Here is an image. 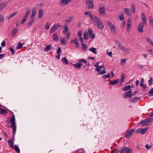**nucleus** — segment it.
Here are the masks:
<instances>
[{
	"instance_id": "obj_1",
	"label": "nucleus",
	"mask_w": 153,
	"mask_h": 153,
	"mask_svg": "<svg viewBox=\"0 0 153 153\" xmlns=\"http://www.w3.org/2000/svg\"><path fill=\"white\" fill-rule=\"evenodd\" d=\"M92 19L94 21V25L98 29L102 30L103 28L104 25L102 22L99 18L97 16H94Z\"/></svg>"
},
{
	"instance_id": "obj_2",
	"label": "nucleus",
	"mask_w": 153,
	"mask_h": 153,
	"mask_svg": "<svg viewBox=\"0 0 153 153\" xmlns=\"http://www.w3.org/2000/svg\"><path fill=\"white\" fill-rule=\"evenodd\" d=\"M8 123H11V126H10L11 128L13 127V133L14 135L16 133V126L15 123V116L14 114H13V116L11 118V120L10 122H8Z\"/></svg>"
},
{
	"instance_id": "obj_3",
	"label": "nucleus",
	"mask_w": 153,
	"mask_h": 153,
	"mask_svg": "<svg viewBox=\"0 0 153 153\" xmlns=\"http://www.w3.org/2000/svg\"><path fill=\"white\" fill-rule=\"evenodd\" d=\"M131 149L128 147H125L119 150L117 153H131Z\"/></svg>"
},
{
	"instance_id": "obj_4",
	"label": "nucleus",
	"mask_w": 153,
	"mask_h": 153,
	"mask_svg": "<svg viewBox=\"0 0 153 153\" xmlns=\"http://www.w3.org/2000/svg\"><path fill=\"white\" fill-rule=\"evenodd\" d=\"M85 5L86 7L89 9H93L94 8L93 1L91 0H86Z\"/></svg>"
},
{
	"instance_id": "obj_5",
	"label": "nucleus",
	"mask_w": 153,
	"mask_h": 153,
	"mask_svg": "<svg viewBox=\"0 0 153 153\" xmlns=\"http://www.w3.org/2000/svg\"><path fill=\"white\" fill-rule=\"evenodd\" d=\"M132 91L130 90L129 91L126 92L123 94V96L124 98H131L132 96Z\"/></svg>"
},
{
	"instance_id": "obj_6",
	"label": "nucleus",
	"mask_w": 153,
	"mask_h": 153,
	"mask_svg": "<svg viewBox=\"0 0 153 153\" xmlns=\"http://www.w3.org/2000/svg\"><path fill=\"white\" fill-rule=\"evenodd\" d=\"M61 26L59 23H57L55 24L51 28L50 30L51 33L54 32L56 29Z\"/></svg>"
},
{
	"instance_id": "obj_7",
	"label": "nucleus",
	"mask_w": 153,
	"mask_h": 153,
	"mask_svg": "<svg viewBox=\"0 0 153 153\" xmlns=\"http://www.w3.org/2000/svg\"><path fill=\"white\" fill-rule=\"evenodd\" d=\"M82 63H80V62L79 61L78 62L72 64V65L74 68H76V69H80L82 67Z\"/></svg>"
},
{
	"instance_id": "obj_8",
	"label": "nucleus",
	"mask_w": 153,
	"mask_h": 153,
	"mask_svg": "<svg viewBox=\"0 0 153 153\" xmlns=\"http://www.w3.org/2000/svg\"><path fill=\"white\" fill-rule=\"evenodd\" d=\"M144 25L142 23H140L138 25L137 27L138 31L140 33H142L143 31V28Z\"/></svg>"
},
{
	"instance_id": "obj_9",
	"label": "nucleus",
	"mask_w": 153,
	"mask_h": 153,
	"mask_svg": "<svg viewBox=\"0 0 153 153\" xmlns=\"http://www.w3.org/2000/svg\"><path fill=\"white\" fill-rule=\"evenodd\" d=\"M140 99V97H134L131 98L129 100V101L131 102H137Z\"/></svg>"
},
{
	"instance_id": "obj_10",
	"label": "nucleus",
	"mask_w": 153,
	"mask_h": 153,
	"mask_svg": "<svg viewBox=\"0 0 153 153\" xmlns=\"http://www.w3.org/2000/svg\"><path fill=\"white\" fill-rule=\"evenodd\" d=\"M105 7H100L99 9V13L100 14H105Z\"/></svg>"
},
{
	"instance_id": "obj_11",
	"label": "nucleus",
	"mask_w": 153,
	"mask_h": 153,
	"mask_svg": "<svg viewBox=\"0 0 153 153\" xmlns=\"http://www.w3.org/2000/svg\"><path fill=\"white\" fill-rule=\"evenodd\" d=\"M71 0H61L59 4L60 5L62 4L64 5L68 4L69 2L71 1Z\"/></svg>"
},
{
	"instance_id": "obj_12",
	"label": "nucleus",
	"mask_w": 153,
	"mask_h": 153,
	"mask_svg": "<svg viewBox=\"0 0 153 153\" xmlns=\"http://www.w3.org/2000/svg\"><path fill=\"white\" fill-rule=\"evenodd\" d=\"M52 37L53 41L57 42L59 40V38L57 33H53Z\"/></svg>"
},
{
	"instance_id": "obj_13",
	"label": "nucleus",
	"mask_w": 153,
	"mask_h": 153,
	"mask_svg": "<svg viewBox=\"0 0 153 153\" xmlns=\"http://www.w3.org/2000/svg\"><path fill=\"white\" fill-rule=\"evenodd\" d=\"M53 47L52 46V44H50L47 45L44 48V51H48L52 49Z\"/></svg>"
},
{
	"instance_id": "obj_14",
	"label": "nucleus",
	"mask_w": 153,
	"mask_h": 153,
	"mask_svg": "<svg viewBox=\"0 0 153 153\" xmlns=\"http://www.w3.org/2000/svg\"><path fill=\"white\" fill-rule=\"evenodd\" d=\"M7 4V2H4L0 4V10L1 11L5 8Z\"/></svg>"
},
{
	"instance_id": "obj_15",
	"label": "nucleus",
	"mask_w": 153,
	"mask_h": 153,
	"mask_svg": "<svg viewBox=\"0 0 153 153\" xmlns=\"http://www.w3.org/2000/svg\"><path fill=\"white\" fill-rule=\"evenodd\" d=\"M119 79H115L113 81H111L109 82V85H114L119 82Z\"/></svg>"
},
{
	"instance_id": "obj_16",
	"label": "nucleus",
	"mask_w": 153,
	"mask_h": 153,
	"mask_svg": "<svg viewBox=\"0 0 153 153\" xmlns=\"http://www.w3.org/2000/svg\"><path fill=\"white\" fill-rule=\"evenodd\" d=\"M30 10H31L30 9L28 8H27L26 10L25 14V15L23 16V18H25L27 19L28 16L29 14Z\"/></svg>"
},
{
	"instance_id": "obj_17",
	"label": "nucleus",
	"mask_w": 153,
	"mask_h": 153,
	"mask_svg": "<svg viewBox=\"0 0 153 153\" xmlns=\"http://www.w3.org/2000/svg\"><path fill=\"white\" fill-rule=\"evenodd\" d=\"M105 68L104 66L103 65H101L98 66L95 69V71L98 72L101 71Z\"/></svg>"
},
{
	"instance_id": "obj_18",
	"label": "nucleus",
	"mask_w": 153,
	"mask_h": 153,
	"mask_svg": "<svg viewBox=\"0 0 153 153\" xmlns=\"http://www.w3.org/2000/svg\"><path fill=\"white\" fill-rule=\"evenodd\" d=\"M38 18L40 19L42 17L43 15V10L42 9L39 10L38 11Z\"/></svg>"
},
{
	"instance_id": "obj_19",
	"label": "nucleus",
	"mask_w": 153,
	"mask_h": 153,
	"mask_svg": "<svg viewBox=\"0 0 153 153\" xmlns=\"http://www.w3.org/2000/svg\"><path fill=\"white\" fill-rule=\"evenodd\" d=\"M74 42L75 45L76 47H79V43L78 42V39L77 38L74 40H72L71 41V43Z\"/></svg>"
},
{
	"instance_id": "obj_20",
	"label": "nucleus",
	"mask_w": 153,
	"mask_h": 153,
	"mask_svg": "<svg viewBox=\"0 0 153 153\" xmlns=\"http://www.w3.org/2000/svg\"><path fill=\"white\" fill-rule=\"evenodd\" d=\"M88 50L91 51L94 54H96L97 53V49L93 47L90 48L88 49Z\"/></svg>"
},
{
	"instance_id": "obj_21",
	"label": "nucleus",
	"mask_w": 153,
	"mask_h": 153,
	"mask_svg": "<svg viewBox=\"0 0 153 153\" xmlns=\"http://www.w3.org/2000/svg\"><path fill=\"white\" fill-rule=\"evenodd\" d=\"M0 114H1L5 115L7 113V111L4 109L0 108Z\"/></svg>"
},
{
	"instance_id": "obj_22",
	"label": "nucleus",
	"mask_w": 153,
	"mask_h": 153,
	"mask_svg": "<svg viewBox=\"0 0 153 153\" xmlns=\"http://www.w3.org/2000/svg\"><path fill=\"white\" fill-rule=\"evenodd\" d=\"M13 138H11L10 140L8 141V144L9 146L12 148L13 147Z\"/></svg>"
},
{
	"instance_id": "obj_23",
	"label": "nucleus",
	"mask_w": 153,
	"mask_h": 153,
	"mask_svg": "<svg viewBox=\"0 0 153 153\" xmlns=\"http://www.w3.org/2000/svg\"><path fill=\"white\" fill-rule=\"evenodd\" d=\"M4 21V18L3 15L2 14L0 15V24L2 25L3 24Z\"/></svg>"
},
{
	"instance_id": "obj_24",
	"label": "nucleus",
	"mask_w": 153,
	"mask_h": 153,
	"mask_svg": "<svg viewBox=\"0 0 153 153\" xmlns=\"http://www.w3.org/2000/svg\"><path fill=\"white\" fill-rule=\"evenodd\" d=\"M131 10L134 13L135 12V4L134 3H132L130 7Z\"/></svg>"
},
{
	"instance_id": "obj_25",
	"label": "nucleus",
	"mask_w": 153,
	"mask_h": 153,
	"mask_svg": "<svg viewBox=\"0 0 153 153\" xmlns=\"http://www.w3.org/2000/svg\"><path fill=\"white\" fill-rule=\"evenodd\" d=\"M148 129V128L146 127L143 129L141 128V134H145V133L147 131Z\"/></svg>"
},
{
	"instance_id": "obj_26",
	"label": "nucleus",
	"mask_w": 153,
	"mask_h": 153,
	"mask_svg": "<svg viewBox=\"0 0 153 153\" xmlns=\"http://www.w3.org/2000/svg\"><path fill=\"white\" fill-rule=\"evenodd\" d=\"M127 61L126 58L121 59L120 60V63L122 65H124Z\"/></svg>"
},
{
	"instance_id": "obj_27",
	"label": "nucleus",
	"mask_w": 153,
	"mask_h": 153,
	"mask_svg": "<svg viewBox=\"0 0 153 153\" xmlns=\"http://www.w3.org/2000/svg\"><path fill=\"white\" fill-rule=\"evenodd\" d=\"M60 42L61 44L63 45H65L66 44V42L65 40V38H61L60 39Z\"/></svg>"
},
{
	"instance_id": "obj_28",
	"label": "nucleus",
	"mask_w": 153,
	"mask_h": 153,
	"mask_svg": "<svg viewBox=\"0 0 153 153\" xmlns=\"http://www.w3.org/2000/svg\"><path fill=\"white\" fill-rule=\"evenodd\" d=\"M18 31V29L17 28L14 29L13 30L12 33V36H14L16 33Z\"/></svg>"
},
{
	"instance_id": "obj_29",
	"label": "nucleus",
	"mask_w": 153,
	"mask_h": 153,
	"mask_svg": "<svg viewBox=\"0 0 153 153\" xmlns=\"http://www.w3.org/2000/svg\"><path fill=\"white\" fill-rule=\"evenodd\" d=\"M84 15H89L90 16V18L91 19H93L94 17L93 16L91 13V12L89 11H86L84 13Z\"/></svg>"
},
{
	"instance_id": "obj_30",
	"label": "nucleus",
	"mask_w": 153,
	"mask_h": 153,
	"mask_svg": "<svg viewBox=\"0 0 153 153\" xmlns=\"http://www.w3.org/2000/svg\"><path fill=\"white\" fill-rule=\"evenodd\" d=\"M124 10L125 12L128 15L130 16L131 14L129 13V10L127 8H125L124 9Z\"/></svg>"
},
{
	"instance_id": "obj_31",
	"label": "nucleus",
	"mask_w": 153,
	"mask_h": 153,
	"mask_svg": "<svg viewBox=\"0 0 153 153\" xmlns=\"http://www.w3.org/2000/svg\"><path fill=\"white\" fill-rule=\"evenodd\" d=\"M84 39L85 40H87L88 38V32H85L83 33Z\"/></svg>"
},
{
	"instance_id": "obj_32",
	"label": "nucleus",
	"mask_w": 153,
	"mask_h": 153,
	"mask_svg": "<svg viewBox=\"0 0 153 153\" xmlns=\"http://www.w3.org/2000/svg\"><path fill=\"white\" fill-rule=\"evenodd\" d=\"M64 30L63 31V33H66L68 31L69 28L67 27V25H65L64 26Z\"/></svg>"
},
{
	"instance_id": "obj_33",
	"label": "nucleus",
	"mask_w": 153,
	"mask_h": 153,
	"mask_svg": "<svg viewBox=\"0 0 153 153\" xmlns=\"http://www.w3.org/2000/svg\"><path fill=\"white\" fill-rule=\"evenodd\" d=\"M12 148H14L16 151L18 153H20V149L17 146L15 145L13 146V147Z\"/></svg>"
},
{
	"instance_id": "obj_34",
	"label": "nucleus",
	"mask_w": 153,
	"mask_h": 153,
	"mask_svg": "<svg viewBox=\"0 0 153 153\" xmlns=\"http://www.w3.org/2000/svg\"><path fill=\"white\" fill-rule=\"evenodd\" d=\"M111 33H113V34H115L116 33V29L115 27V26L111 28Z\"/></svg>"
},
{
	"instance_id": "obj_35",
	"label": "nucleus",
	"mask_w": 153,
	"mask_h": 153,
	"mask_svg": "<svg viewBox=\"0 0 153 153\" xmlns=\"http://www.w3.org/2000/svg\"><path fill=\"white\" fill-rule=\"evenodd\" d=\"M148 123H147L145 121V119L144 120H142L140 122L139 125L142 124V125L143 126H146L147 124Z\"/></svg>"
},
{
	"instance_id": "obj_36",
	"label": "nucleus",
	"mask_w": 153,
	"mask_h": 153,
	"mask_svg": "<svg viewBox=\"0 0 153 153\" xmlns=\"http://www.w3.org/2000/svg\"><path fill=\"white\" fill-rule=\"evenodd\" d=\"M131 88V86L130 85H128L127 86L124 87L123 88V91H126L129 90Z\"/></svg>"
},
{
	"instance_id": "obj_37",
	"label": "nucleus",
	"mask_w": 153,
	"mask_h": 153,
	"mask_svg": "<svg viewBox=\"0 0 153 153\" xmlns=\"http://www.w3.org/2000/svg\"><path fill=\"white\" fill-rule=\"evenodd\" d=\"M107 24L108 26L111 28L113 27L114 26L113 24H112L111 22L109 21H108L107 22Z\"/></svg>"
},
{
	"instance_id": "obj_38",
	"label": "nucleus",
	"mask_w": 153,
	"mask_h": 153,
	"mask_svg": "<svg viewBox=\"0 0 153 153\" xmlns=\"http://www.w3.org/2000/svg\"><path fill=\"white\" fill-rule=\"evenodd\" d=\"M111 76L109 73H108L107 74L104 75L102 76V78L106 79V78L110 77Z\"/></svg>"
},
{
	"instance_id": "obj_39",
	"label": "nucleus",
	"mask_w": 153,
	"mask_h": 153,
	"mask_svg": "<svg viewBox=\"0 0 153 153\" xmlns=\"http://www.w3.org/2000/svg\"><path fill=\"white\" fill-rule=\"evenodd\" d=\"M72 18L71 17H70L68 20L65 21V23L67 24H69L72 20Z\"/></svg>"
},
{
	"instance_id": "obj_40",
	"label": "nucleus",
	"mask_w": 153,
	"mask_h": 153,
	"mask_svg": "<svg viewBox=\"0 0 153 153\" xmlns=\"http://www.w3.org/2000/svg\"><path fill=\"white\" fill-rule=\"evenodd\" d=\"M82 46V49L84 51H85L87 48V46L84 43V42L81 44Z\"/></svg>"
},
{
	"instance_id": "obj_41",
	"label": "nucleus",
	"mask_w": 153,
	"mask_h": 153,
	"mask_svg": "<svg viewBox=\"0 0 153 153\" xmlns=\"http://www.w3.org/2000/svg\"><path fill=\"white\" fill-rule=\"evenodd\" d=\"M23 46V44L21 42H19L16 45V48L18 49L21 48Z\"/></svg>"
},
{
	"instance_id": "obj_42",
	"label": "nucleus",
	"mask_w": 153,
	"mask_h": 153,
	"mask_svg": "<svg viewBox=\"0 0 153 153\" xmlns=\"http://www.w3.org/2000/svg\"><path fill=\"white\" fill-rule=\"evenodd\" d=\"M121 50H122L123 51L126 52L127 51H129L130 50V49L129 48H126L123 46L121 48H120Z\"/></svg>"
},
{
	"instance_id": "obj_43",
	"label": "nucleus",
	"mask_w": 153,
	"mask_h": 153,
	"mask_svg": "<svg viewBox=\"0 0 153 153\" xmlns=\"http://www.w3.org/2000/svg\"><path fill=\"white\" fill-rule=\"evenodd\" d=\"M50 26V23L49 22H47L45 26V29L46 30H48Z\"/></svg>"
},
{
	"instance_id": "obj_44",
	"label": "nucleus",
	"mask_w": 153,
	"mask_h": 153,
	"mask_svg": "<svg viewBox=\"0 0 153 153\" xmlns=\"http://www.w3.org/2000/svg\"><path fill=\"white\" fill-rule=\"evenodd\" d=\"M17 13L15 12L13 13L12 14H11L8 16L7 18L8 19H9L13 16H15L17 14Z\"/></svg>"
},
{
	"instance_id": "obj_45",
	"label": "nucleus",
	"mask_w": 153,
	"mask_h": 153,
	"mask_svg": "<svg viewBox=\"0 0 153 153\" xmlns=\"http://www.w3.org/2000/svg\"><path fill=\"white\" fill-rule=\"evenodd\" d=\"M62 61L64 62V64L66 65L68 64V60L66 58H62Z\"/></svg>"
},
{
	"instance_id": "obj_46",
	"label": "nucleus",
	"mask_w": 153,
	"mask_h": 153,
	"mask_svg": "<svg viewBox=\"0 0 153 153\" xmlns=\"http://www.w3.org/2000/svg\"><path fill=\"white\" fill-rule=\"evenodd\" d=\"M153 79L151 77H150V79L148 80L149 85H151L152 84Z\"/></svg>"
},
{
	"instance_id": "obj_47",
	"label": "nucleus",
	"mask_w": 153,
	"mask_h": 153,
	"mask_svg": "<svg viewBox=\"0 0 153 153\" xmlns=\"http://www.w3.org/2000/svg\"><path fill=\"white\" fill-rule=\"evenodd\" d=\"M153 120V119L150 118H148L145 119V121H146V122H147L148 123L152 121Z\"/></svg>"
},
{
	"instance_id": "obj_48",
	"label": "nucleus",
	"mask_w": 153,
	"mask_h": 153,
	"mask_svg": "<svg viewBox=\"0 0 153 153\" xmlns=\"http://www.w3.org/2000/svg\"><path fill=\"white\" fill-rule=\"evenodd\" d=\"M34 21V19H31L29 23V24L27 25V27H29L31 26V25L32 24V23Z\"/></svg>"
},
{
	"instance_id": "obj_49",
	"label": "nucleus",
	"mask_w": 153,
	"mask_h": 153,
	"mask_svg": "<svg viewBox=\"0 0 153 153\" xmlns=\"http://www.w3.org/2000/svg\"><path fill=\"white\" fill-rule=\"evenodd\" d=\"M118 17H119V19L120 21L123 20L124 19V16H123V14H121L120 15H119L118 16Z\"/></svg>"
},
{
	"instance_id": "obj_50",
	"label": "nucleus",
	"mask_w": 153,
	"mask_h": 153,
	"mask_svg": "<svg viewBox=\"0 0 153 153\" xmlns=\"http://www.w3.org/2000/svg\"><path fill=\"white\" fill-rule=\"evenodd\" d=\"M131 135L130 134V133H129L128 131H126L125 133V137L126 138H128L130 137Z\"/></svg>"
},
{
	"instance_id": "obj_51",
	"label": "nucleus",
	"mask_w": 153,
	"mask_h": 153,
	"mask_svg": "<svg viewBox=\"0 0 153 153\" xmlns=\"http://www.w3.org/2000/svg\"><path fill=\"white\" fill-rule=\"evenodd\" d=\"M149 93L150 94V96H152L153 95V88H152L149 91Z\"/></svg>"
},
{
	"instance_id": "obj_52",
	"label": "nucleus",
	"mask_w": 153,
	"mask_h": 153,
	"mask_svg": "<svg viewBox=\"0 0 153 153\" xmlns=\"http://www.w3.org/2000/svg\"><path fill=\"white\" fill-rule=\"evenodd\" d=\"M135 130L134 129H131L129 131V133H130V134L131 135L134 132Z\"/></svg>"
},
{
	"instance_id": "obj_53",
	"label": "nucleus",
	"mask_w": 153,
	"mask_h": 153,
	"mask_svg": "<svg viewBox=\"0 0 153 153\" xmlns=\"http://www.w3.org/2000/svg\"><path fill=\"white\" fill-rule=\"evenodd\" d=\"M116 44L119 48H121L122 47H123L122 44L120 42H116Z\"/></svg>"
},
{
	"instance_id": "obj_54",
	"label": "nucleus",
	"mask_w": 153,
	"mask_h": 153,
	"mask_svg": "<svg viewBox=\"0 0 153 153\" xmlns=\"http://www.w3.org/2000/svg\"><path fill=\"white\" fill-rule=\"evenodd\" d=\"M141 128H138V129H137L135 131V133L136 134H137L138 133H140L141 134Z\"/></svg>"
},
{
	"instance_id": "obj_55",
	"label": "nucleus",
	"mask_w": 153,
	"mask_h": 153,
	"mask_svg": "<svg viewBox=\"0 0 153 153\" xmlns=\"http://www.w3.org/2000/svg\"><path fill=\"white\" fill-rule=\"evenodd\" d=\"M23 18L22 19L20 23L21 24H23L24 23V22L26 21L27 19L25 18Z\"/></svg>"
},
{
	"instance_id": "obj_56",
	"label": "nucleus",
	"mask_w": 153,
	"mask_h": 153,
	"mask_svg": "<svg viewBox=\"0 0 153 153\" xmlns=\"http://www.w3.org/2000/svg\"><path fill=\"white\" fill-rule=\"evenodd\" d=\"M146 40H147V42L150 43L151 44V42H152V39L148 38H146Z\"/></svg>"
},
{
	"instance_id": "obj_57",
	"label": "nucleus",
	"mask_w": 153,
	"mask_h": 153,
	"mask_svg": "<svg viewBox=\"0 0 153 153\" xmlns=\"http://www.w3.org/2000/svg\"><path fill=\"white\" fill-rule=\"evenodd\" d=\"M141 87H143V91H145L146 88H147V87L146 86L144 85V84H143L142 85H140Z\"/></svg>"
},
{
	"instance_id": "obj_58",
	"label": "nucleus",
	"mask_w": 153,
	"mask_h": 153,
	"mask_svg": "<svg viewBox=\"0 0 153 153\" xmlns=\"http://www.w3.org/2000/svg\"><path fill=\"white\" fill-rule=\"evenodd\" d=\"M125 79V75L124 74H123L121 76L120 80L121 81H124V79Z\"/></svg>"
},
{
	"instance_id": "obj_59",
	"label": "nucleus",
	"mask_w": 153,
	"mask_h": 153,
	"mask_svg": "<svg viewBox=\"0 0 153 153\" xmlns=\"http://www.w3.org/2000/svg\"><path fill=\"white\" fill-rule=\"evenodd\" d=\"M79 62H80V63H82V62H83L85 63H87V62L86 60L85 59H82L80 60H79Z\"/></svg>"
},
{
	"instance_id": "obj_60",
	"label": "nucleus",
	"mask_w": 153,
	"mask_h": 153,
	"mask_svg": "<svg viewBox=\"0 0 153 153\" xmlns=\"http://www.w3.org/2000/svg\"><path fill=\"white\" fill-rule=\"evenodd\" d=\"M122 25L123 28L125 27L126 26V22L125 21H124L123 22Z\"/></svg>"
},
{
	"instance_id": "obj_61",
	"label": "nucleus",
	"mask_w": 153,
	"mask_h": 153,
	"mask_svg": "<svg viewBox=\"0 0 153 153\" xmlns=\"http://www.w3.org/2000/svg\"><path fill=\"white\" fill-rule=\"evenodd\" d=\"M108 51H109L108 50L107 51V54L109 56H110L111 57H112V52L111 51H110V52H108Z\"/></svg>"
},
{
	"instance_id": "obj_62",
	"label": "nucleus",
	"mask_w": 153,
	"mask_h": 153,
	"mask_svg": "<svg viewBox=\"0 0 153 153\" xmlns=\"http://www.w3.org/2000/svg\"><path fill=\"white\" fill-rule=\"evenodd\" d=\"M93 33V31L91 28H89L88 29V33L89 35Z\"/></svg>"
},
{
	"instance_id": "obj_63",
	"label": "nucleus",
	"mask_w": 153,
	"mask_h": 153,
	"mask_svg": "<svg viewBox=\"0 0 153 153\" xmlns=\"http://www.w3.org/2000/svg\"><path fill=\"white\" fill-rule=\"evenodd\" d=\"M36 11L35 10H34V9L32 10V15L35 16L36 14Z\"/></svg>"
},
{
	"instance_id": "obj_64",
	"label": "nucleus",
	"mask_w": 153,
	"mask_h": 153,
	"mask_svg": "<svg viewBox=\"0 0 153 153\" xmlns=\"http://www.w3.org/2000/svg\"><path fill=\"white\" fill-rule=\"evenodd\" d=\"M90 37L92 39H94L95 37V36L94 34L92 33L90 35H89Z\"/></svg>"
}]
</instances>
